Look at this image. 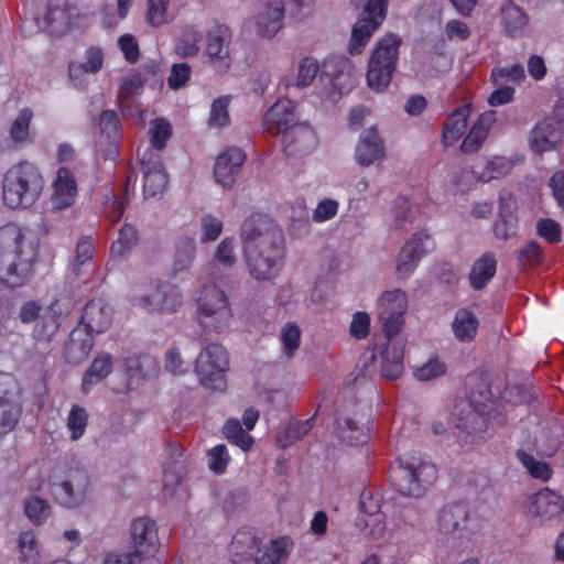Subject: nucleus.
Masks as SVG:
<instances>
[{"instance_id": "nucleus-1", "label": "nucleus", "mask_w": 564, "mask_h": 564, "mask_svg": "<svg viewBox=\"0 0 564 564\" xmlns=\"http://www.w3.org/2000/svg\"><path fill=\"white\" fill-rule=\"evenodd\" d=\"M243 258L249 274L258 281L275 279L282 270L284 235L267 214L254 213L240 228Z\"/></svg>"}, {"instance_id": "nucleus-2", "label": "nucleus", "mask_w": 564, "mask_h": 564, "mask_svg": "<svg viewBox=\"0 0 564 564\" xmlns=\"http://www.w3.org/2000/svg\"><path fill=\"white\" fill-rule=\"evenodd\" d=\"M39 240L28 229L19 228L14 249L0 248V284L10 290L26 285L35 273L39 258Z\"/></svg>"}, {"instance_id": "nucleus-3", "label": "nucleus", "mask_w": 564, "mask_h": 564, "mask_svg": "<svg viewBox=\"0 0 564 564\" xmlns=\"http://www.w3.org/2000/svg\"><path fill=\"white\" fill-rule=\"evenodd\" d=\"M44 178L37 166L23 161L12 165L2 180L3 203L11 209L32 206L42 194Z\"/></svg>"}, {"instance_id": "nucleus-4", "label": "nucleus", "mask_w": 564, "mask_h": 564, "mask_svg": "<svg viewBox=\"0 0 564 564\" xmlns=\"http://www.w3.org/2000/svg\"><path fill=\"white\" fill-rule=\"evenodd\" d=\"M436 479V466L421 458L399 459L390 468L391 485L408 497H422Z\"/></svg>"}, {"instance_id": "nucleus-5", "label": "nucleus", "mask_w": 564, "mask_h": 564, "mask_svg": "<svg viewBox=\"0 0 564 564\" xmlns=\"http://www.w3.org/2000/svg\"><path fill=\"white\" fill-rule=\"evenodd\" d=\"M401 40L393 34L384 35L377 44L368 63L367 83L376 90L382 91L392 79L399 58Z\"/></svg>"}, {"instance_id": "nucleus-6", "label": "nucleus", "mask_w": 564, "mask_h": 564, "mask_svg": "<svg viewBox=\"0 0 564 564\" xmlns=\"http://www.w3.org/2000/svg\"><path fill=\"white\" fill-rule=\"evenodd\" d=\"M197 302V316L199 324L221 333L229 327L232 312L227 295L215 284L204 285Z\"/></svg>"}, {"instance_id": "nucleus-7", "label": "nucleus", "mask_w": 564, "mask_h": 564, "mask_svg": "<svg viewBox=\"0 0 564 564\" xmlns=\"http://www.w3.org/2000/svg\"><path fill=\"white\" fill-rule=\"evenodd\" d=\"M228 364L227 350L223 345L213 343L206 346L195 362V372L200 384L212 391H224L227 386Z\"/></svg>"}, {"instance_id": "nucleus-8", "label": "nucleus", "mask_w": 564, "mask_h": 564, "mask_svg": "<svg viewBox=\"0 0 564 564\" xmlns=\"http://www.w3.org/2000/svg\"><path fill=\"white\" fill-rule=\"evenodd\" d=\"M370 362L378 361L380 373L389 380L398 379L404 370V344L384 336V341L368 348L365 354Z\"/></svg>"}, {"instance_id": "nucleus-9", "label": "nucleus", "mask_w": 564, "mask_h": 564, "mask_svg": "<svg viewBox=\"0 0 564 564\" xmlns=\"http://www.w3.org/2000/svg\"><path fill=\"white\" fill-rule=\"evenodd\" d=\"M388 10L387 0H368L361 19L352 28L349 43L350 54H359L364 51L372 33L386 19Z\"/></svg>"}, {"instance_id": "nucleus-10", "label": "nucleus", "mask_w": 564, "mask_h": 564, "mask_svg": "<svg viewBox=\"0 0 564 564\" xmlns=\"http://www.w3.org/2000/svg\"><path fill=\"white\" fill-rule=\"evenodd\" d=\"M379 305V319L383 334L388 338H394L404 325V314L408 310L406 294L401 289L386 291L380 297Z\"/></svg>"}, {"instance_id": "nucleus-11", "label": "nucleus", "mask_w": 564, "mask_h": 564, "mask_svg": "<svg viewBox=\"0 0 564 564\" xmlns=\"http://www.w3.org/2000/svg\"><path fill=\"white\" fill-rule=\"evenodd\" d=\"M231 31L226 24L216 23L206 34V54L214 68L220 73H227L231 66L229 44Z\"/></svg>"}, {"instance_id": "nucleus-12", "label": "nucleus", "mask_w": 564, "mask_h": 564, "mask_svg": "<svg viewBox=\"0 0 564 564\" xmlns=\"http://www.w3.org/2000/svg\"><path fill=\"white\" fill-rule=\"evenodd\" d=\"M296 113L290 99L278 100L263 117V127L272 135H282L286 141L295 132Z\"/></svg>"}, {"instance_id": "nucleus-13", "label": "nucleus", "mask_w": 564, "mask_h": 564, "mask_svg": "<svg viewBox=\"0 0 564 564\" xmlns=\"http://www.w3.org/2000/svg\"><path fill=\"white\" fill-rule=\"evenodd\" d=\"M134 305L149 313L172 314L182 306L183 299L178 289L167 283H160L149 295H142L134 300Z\"/></svg>"}, {"instance_id": "nucleus-14", "label": "nucleus", "mask_w": 564, "mask_h": 564, "mask_svg": "<svg viewBox=\"0 0 564 564\" xmlns=\"http://www.w3.org/2000/svg\"><path fill=\"white\" fill-rule=\"evenodd\" d=\"M141 171L143 174V193L147 197L162 194L167 185V173L162 162L161 153L144 150L141 154Z\"/></svg>"}, {"instance_id": "nucleus-15", "label": "nucleus", "mask_w": 564, "mask_h": 564, "mask_svg": "<svg viewBox=\"0 0 564 564\" xmlns=\"http://www.w3.org/2000/svg\"><path fill=\"white\" fill-rule=\"evenodd\" d=\"M433 249L434 241L427 232H415L400 251L397 263V273L400 278L410 276L415 270L420 259Z\"/></svg>"}, {"instance_id": "nucleus-16", "label": "nucleus", "mask_w": 564, "mask_h": 564, "mask_svg": "<svg viewBox=\"0 0 564 564\" xmlns=\"http://www.w3.org/2000/svg\"><path fill=\"white\" fill-rule=\"evenodd\" d=\"M89 479L84 469H70L66 479L55 485L53 495L58 503L73 508L86 498Z\"/></svg>"}, {"instance_id": "nucleus-17", "label": "nucleus", "mask_w": 564, "mask_h": 564, "mask_svg": "<svg viewBox=\"0 0 564 564\" xmlns=\"http://www.w3.org/2000/svg\"><path fill=\"white\" fill-rule=\"evenodd\" d=\"M131 540L134 553L141 557L153 556L160 545L155 521L147 517L134 519L131 523Z\"/></svg>"}, {"instance_id": "nucleus-18", "label": "nucleus", "mask_w": 564, "mask_h": 564, "mask_svg": "<svg viewBox=\"0 0 564 564\" xmlns=\"http://www.w3.org/2000/svg\"><path fill=\"white\" fill-rule=\"evenodd\" d=\"M246 159V153L236 147L228 148L220 153L214 166V176L217 183L225 188H230L235 184Z\"/></svg>"}, {"instance_id": "nucleus-19", "label": "nucleus", "mask_w": 564, "mask_h": 564, "mask_svg": "<svg viewBox=\"0 0 564 564\" xmlns=\"http://www.w3.org/2000/svg\"><path fill=\"white\" fill-rule=\"evenodd\" d=\"M529 512L540 523L558 520L564 513V499L557 492L544 488L533 496Z\"/></svg>"}, {"instance_id": "nucleus-20", "label": "nucleus", "mask_w": 564, "mask_h": 564, "mask_svg": "<svg viewBox=\"0 0 564 564\" xmlns=\"http://www.w3.org/2000/svg\"><path fill=\"white\" fill-rule=\"evenodd\" d=\"M68 314V307L61 303V300H54L35 323L32 336L36 341L50 343L58 332L62 319Z\"/></svg>"}, {"instance_id": "nucleus-21", "label": "nucleus", "mask_w": 564, "mask_h": 564, "mask_svg": "<svg viewBox=\"0 0 564 564\" xmlns=\"http://www.w3.org/2000/svg\"><path fill=\"white\" fill-rule=\"evenodd\" d=\"M468 519L469 510L465 502L445 505L438 513V531L445 535L462 538Z\"/></svg>"}, {"instance_id": "nucleus-22", "label": "nucleus", "mask_w": 564, "mask_h": 564, "mask_svg": "<svg viewBox=\"0 0 564 564\" xmlns=\"http://www.w3.org/2000/svg\"><path fill=\"white\" fill-rule=\"evenodd\" d=\"M260 12L256 17V25L259 35L263 37L274 36L283 26L284 2L283 0H260Z\"/></svg>"}, {"instance_id": "nucleus-23", "label": "nucleus", "mask_w": 564, "mask_h": 564, "mask_svg": "<svg viewBox=\"0 0 564 564\" xmlns=\"http://www.w3.org/2000/svg\"><path fill=\"white\" fill-rule=\"evenodd\" d=\"M112 319V310L102 299H93L86 303L80 317L89 335L101 334L109 328Z\"/></svg>"}, {"instance_id": "nucleus-24", "label": "nucleus", "mask_w": 564, "mask_h": 564, "mask_svg": "<svg viewBox=\"0 0 564 564\" xmlns=\"http://www.w3.org/2000/svg\"><path fill=\"white\" fill-rule=\"evenodd\" d=\"M562 137V128L554 118H544L538 122L530 133V149L543 153L555 149Z\"/></svg>"}, {"instance_id": "nucleus-25", "label": "nucleus", "mask_w": 564, "mask_h": 564, "mask_svg": "<svg viewBox=\"0 0 564 564\" xmlns=\"http://www.w3.org/2000/svg\"><path fill=\"white\" fill-rule=\"evenodd\" d=\"M78 194L74 173L67 167H59L53 182L52 204L56 209H65L75 203Z\"/></svg>"}, {"instance_id": "nucleus-26", "label": "nucleus", "mask_w": 564, "mask_h": 564, "mask_svg": "<svg viewBox=\"0 0 564 564\" xmlns=\"http://www.w3.org/2000/svg\"><path fill=\"white\" fill-rule=\"evenodd\" d=\"M355 158L362 166H369L384 158V144L375 127L366 129L360 134Z\"/></svg>"}, {"instance_id": "nucleus-27", "label": "nucleus", "mask_w": 564, "mask_h": 564, "mask_svg": "<svg viewBox=\"0 0 564 564\" xmlns=\"http://www.w3.org/2000/svg\"><path fill=\"white\" fill-rule=\"evenodd\" d=\"M293 547L294 542L290 536H278L267 544L260 543L253 554V562L256 564H283L289 558Z\"/></svg>"}, {"instance_id": "nucleus-28", "label": "nucleus", "mask_w": 564, "mask_h": 564, "mask_svg": "<svg viewBox=\"0 0 564 564\" xmlns=\"http://www.w3.org/2000/svg\"><path fill=\"white\" fill-rule=\"evenodd\" d=\"M468 399L474 408V411L467 415V421L473 424L471 431L467 430L466 423L463 422H459L457 427L465 429L469 435H473L477 432H484L486 429V420L482 414L491 401V390L488 386L482 384L479 390H470Z\"/></svg>"}, {"instance_id": "nucleus-29", "label": "nucleus", "mask_w": 564, "mask_h": 564, "mask_svg": "<svg viewBox=\"0 0 564 564\" xmlns=\"http://www.w3.org/2000/svg\"><path fill=\"white\" fill-rule=\"evenodd\" d=\"M495 121L496 112L494 110H488L480 113L477 120L469 129L466 137L463 139V142L460 144L462 152H477L481 148L484 141L487 139L490 128Z\"/></svg>"}, {"instance_id": "nucleus-30", "label": "nucleus", "mask_w": 564, "mask_h": 564, "mask_svg": "<svg viewBox=\"0 0 564 564\" xmlns=\"http://www.w3.org/2000/svg\"><path fill=\"white\" fill-rule=\"evenodd\" d=\"M470 112L471 105L464 104L447 116L442 129V143L444 147H451L460 139L466 130Z\"/></svg>"}, {"instance_id": "nucleus-31", "label": "nucleus", "mask_w": 564, "mask_h": 564, "mask_svg": "<svg viewBox=\"0 0 564 564\" xmlns=\"http://www.w3.org/2000/svg\"><path fill=\"white\" fill-rule=\"evenodd\" d=\"M497 272V260L491 252H486L475 260L468 279L471 289L480 291L485 289Z\"/></svg>"}, {"instance_id": "nucleus-32", "label": "nucleus", "mask_w": 564, "mask_h": 564, "mask_svg": "<svg viewBox=\"0 0 564 564\" xmlns=\"http://www.w3.org/2000/svg\"><path fill=\"white\" fill-rule=\"evenodd\" d=\"M479 321L477 316L468 308H459L456 311L452 330L454 336L460 343H470L477 335Z\"/></svg>"}, {"instance_id": "nucleus-33", "label": "nucleus", "mask_w": 564, "mask_h": 564, "mask_svg": "<svg viewBox=\"0 0 564 564\" xmlns=\"http://www.w3.org/2000/svg\"><path fill=\"white\" fill-rule=\"evenodd\" d=\"M112 370V358L109 354L97 356L86 370L82 381V390L89 393L95 384L107 378Z\"/></svg>"}, {"instance_id": "nucleus-34", "label": "nucleus", "mask_w": 564, "mask_h": 564, "mask_svg": "<svg viewBox=\"0 0 564 564\" xmlns=\"http://www.w3.org/2000/svg\"><path fill=\"white\" fill-rule=\"evenodd\" d=\"M510 167L508 160L496 156L486 163L481 172L476 171L475 167L463 170L462 177H471L475 183H487L506 175Z\"/></svg>"}, {"instance_id": "nucleus-35", "label": "nucleus", "mask_w": 564, "mask_h": 564, "mask_svg": "<svg viewBox=\"0 0 564 564\" xmlns=\"http://www.w3.org/2000/svg\"><path fill=\"white\" fill-rule=\"evenodd\" d=\"M200 32L194 25H184L175 42V53L182 58L195 57L199 52Z\"/></svg>"}, {"instance_id": "nucleus-36", "label": "nucleus", "mask_w": 564, "mask_h": 564, "mask_svg": "<svg viewBox=\"0 0 564 564\" xmlns=\"http://www.w3.org/2000/svg\"><path fill=\"white\" fill-rule=\"evenodd\" d=\"M86 61L84 63L72 62L68 65V73L72 79L79 77L83 73L96 74L99 72L104 64L102 51L98 47H90L85 54Z\"/></svg>"}, {"instance_id": "nucleus-37", "label": "nucleus", "mask_w": 564, "mask_h": 564, "mask_svg": "<svg viewBox=\"0 0 564 564\" xmlns=\"http://www.w3.org/2000/svg\"><path fill=\"white\" fill-rule=\"evenodd\" d=\"M33 111L30 108H23L17 118L12 121L9 135L14 144H25L31 142V122Z\"/></svg>"}, {"instance_id": "nucleus-38", "label": "nucleus", "mask_w": 564, "mask_h": 564, "mask_svg": "<svg viewBox=\"0 0 564 564\" xmlns=\"http://www.w3.org/2000/svg\"><path fill=\"white\" fill-rule=\"evenodd\" d=\"M261 541L250 530L240 529L238 530L231 540L230 552L236 556H248L253 558V554L257 552Z\"/></svg>"}, {"instance_id": "nucleus-39", "label": "nucleus", "mask_w": 564, "mask_h": 564, "mask_svg": "<svg viewBox=\"0 0 564 564\" xmlns=\"http://www.w3.org/2000/svg\"><path fill=\"white\" fill-rule=\"evenodd\" d=\"M340 437L351 446L366 444L369 438V427L354 417H346L340 425Z\"/></svg>"}, {"instance_id": "nucleus-40", "label": "nucleus", "mask_w": 564, "mask_h": 564, "mask_svg": "<svg viewBox=\"0 0 564 564\" xmlns=\"http://www.w3.org/2000/svg\"><path fill=\"white\" fill-rule=\"evenodd\" d=\"M139 235L134 226L124 224L118 232V238L111 243L110 254L122 258L138 243Z\"/></svg>"}, {"instance_id": "nucleus-41", "label": "nucleus", "mask_w": 564, "mask_h": 564, "mask_svg": "<svg viewBox=\"0 0 564 564\" xmlns=\"http://www.w3.org/2000/svg\"><path fill=\"white\" fill-rule=\"evenodd\" d=\"M350 68L351 63L347 57L337 55L329 56L323 62L322 66H319L321 78L327 77L330 85L336 87L339 77L348 73Z\"/></svg>"}, {"instance_id": "nucleus-42", "label": "nucleus", "mask_w": 564, "mask_h": 564, "mask_svg": "<svg viewBox=\"0 0 564 564\" xmlns=\"http://www.w3.org/2000/svg\"><path fill=\"white\" fill-rule=\"evenodd\" d=\"M4 378L0 373V379ZM8 392L0 390V435L7 434L17 425L21 409L18 405L9 404Z\"/></svg>"}, {"instance_id": "nucleus-43", "label": "nucleus", "mask_w": 564, "mask_h": 564, "mask_svg": "<svg viewBox=\"0 0 564 564\" xmlns=\"http://www.w3.org/2000/svg\"><path fill=\"white\" fill-rule=\"evenodd\" d=\"M223 433L231 444L237 445L245 452L250 451L254 443L253 437L242 429L240 422L236 419L226 421Z\"/></svg>"}, {"instance_id": "nucleus-44", "label": "nucleus", "mask_w": 564, "mask_h": 564, "mask_svg": "<svg viewBox=\"0 0 564 564\" xmlns=\"http://www.w3.org/2000/svg\"><path fill=\"white\" fill-rule=\"evenodd\" d=\"M88 412L84 406L74 404L66 417V427L72 441H78L86 432L88 425Z\"/></svg>"}, {"instance_id": "nucleus-45", "label": "nucleus", "mask_w": 564, "mask_h": 564, "mask_svg": "<svg viewBox=\"0 0 564 564\" xmlns=\"http://www.w3.org/2000/svg\"><path fill=\"white\" fill-rule=\"evenodd\" d=\"M359 509L361 513L369 516L372 519L375 527H379L383 521V516L380 512L381 498L373 492L370 488H365L359 497Z\"/></svg>"}, {"instance_id": "nucleus-46", "label": "nucleus", "mask_w": 564, "mask_h": 564, "mask_svg": "<svg viewBox=\"0 0 564 564\" xmlns=\"http://www.w3.org/2000/svg\"><path fill=\"white\" fill-rule=\"evenodd\" d=\"M149 133L151 148L147 150L160 153L166 147V142L172 135L171 123L164 118H155L151 122Z\"/></svg>"}, {"instance_id": "nucleus-47", "label": "nucleus", "mask_w": 564, "mask_h": 564, "mask_svg": "<svg viewBox=\"0 0 564 564\" xmlns=\"http://www.w3.org/2000/svg\"><path fill=\"white\" fill-rule=\"evenodd\" d=\"M314 416L304 421H294L288 424L284 433L276 438L278 444L285 448L302 440L313 427Z\"/></svg>"}, {"instance_id": "nucleus-48", "label": "nucleus", "mask_w": 564, "mask_h": 564, "mask_svg": "<svg viewBox=\"0 0 564 564\" xmlns=\"http://www.w3.org/2000/svg\"><path fill=\"white\" fill-rule=\"evenodd\" d=\"M528 15L518 6H507L502 9V22L507 32L514 36L522 32L528 24Z\"/></svg>"}, {"instance_id": "nucleus-49", "label": "nucleus", "mask_w": 564, "mask_h": 564, "mask_svg": "<svg viewBox=\"0 0 564 564\" xmlns=\"http://www.w3.org/2000/svg\"><path fill=\"white\" fill-rule=\"evenodd\" d=\"M517 457L532 478L542 481H546L551 478L552 469L545 462L538 460L532 455L521 449L517 452Z\"/></svg>"}, {"instance_id": "nucleus-50", "label": "nucleus", "mask_w": 564, "mask_h": 564, "mask_svg": "<svg viewBox=\"0 0 564 564\" xmlns=\"http://www.w3.org/2000/svg\"><path fill=\"white\" fill-rule=\"evenodd\" d=\"M231 97L220 96L216 98L210 107V113L208 118V124L214 128H224L229 124L230 117H229V104H230Z\"/></svg>"}, {"instance_id": "nucleus-51", "label": "nucleus", "mask_w": 564, "mask_h": 564, "mask_svg": "<svg viewBox=\"0 0 564 564\" xmlns=\"http://www.w3.org/2000/svg\"><path fill=\"white\" fill-rule=\"evenodd\" d=\"M194 256L195 240L189 237L182 238L176 246L175 260L173 265L174 272L187 269L192 264Z\"/></svg>"}, {"instance_id": "nucleus-52", "label": "nucleus", "mask_w": 564, "mask_h": 564, "mask_svg": "<svg viewBox=\"0 0 564 564\" xmlns=\"http://www.w3.org/2000/svg\"><path fill=\"white\" fill-rule=\"evenodd\" d=\"M283 352L289 357H293L301 345V329L292 322L286 323L280 334Z\"/></svg>"}, {"instance_id": "nucleus-53", "label": "nucleus", "mask_w": 564, "mask_h": 564, "mask_svg": "<svg viewBox=\"0 0 564 564\" xmlns=\"http://www.w3.org/2000/svg\"><path fill=\"white\" fill-rule=\"evenodd\" d=\"M543 257L544 253L541 246L536 241L531 240L519 251L517 259L520 267L531 269L540 265L543 261Z\"/></svg>"}, {"instance_id": "nucleus-54", "label": "nucleus", "mask_w": 564, "mask_h": 564, "mask_svg": "<svg viewBox=\"0 0 564 564\" xmlns=\"http://www.w3.org/2000/svg\"><path fill=\"white\" fill-rule=\"evenodd\" d=\"M24 512L34 524H41L48 518L51 507L42 498H31L25 502Z\"/></svg>"}, {"instance_id": "nucleus-55", "label": "nucleus", "mask_w": 564, "mask_h": 564, "mask_svg": "<svg viewBox=\"0 0 564 564\" xmlns=\"http://www.w3.org/2000/svg\"><path fill=\"white\" fill-rule=\"evenodd\" d=\"M517 232V217L506 215L503 206H500L499 219L494 224V234L497 239L506 240Z\"/></svg>"}, {"instance_id": "nucleus-56", "label": "nucleus", "mask_w": 564, "mask_h": 564, "mask_svg": "<svg viewBox=\"0 0 564 564\" xmlns=\"http://www.w3.org/2000/svg\"><path fill=\"white\" fill-rule=\"evenodd\" d=\"M170 0H148V21L153 26H160L170 21L167 8Z\"/></svg>"}, {"instance_id": "nucleus-57", "label": "nucleus", "mask_w": 564, "mask_h": 564, "mask_svg": "<svg viewBox=\"0 0 564 564\" xmlns=\"http://www.w3.org/2000/svg\"><path fill=\"white\" fill-rule=\"evenodd\" d=\"M207 455L210 470H213L217 475L224 474L230 460V456L226 445L218 444L212 447L208 451Z\"/></svg>"}, {"instance_id": "nucleus-58", "label": "nucleus", "mask_w": 564, "mask_h": 564, "mask_svg": "<svg viewBox=\"0 0 564 564\" xmlns=\"http://www.w3.org/2000/svg\"><path fill=\"white\" fill-rule=\"evenodd\" d=\"M318 73H321L319 64L315 58H303L299 65L296 86L306 87L311 85Z\"/></svg>"}, {"instance_id": "nucleus-59", "label": "nucleus", "mask_w": 564, "mask_h": 564, "mask_svg": "<svg viewBox=\"0 0 564 564\" xmlns=\"http://www.w3.org/2000/svg\"><path fill=\"white\" fill-rule=\"evenodd\" d=\"M490 78L494 84H499L505 80H511L514 83H519L524 78V69L520 64H514L512 66L506 67H495L491 70Z\"/></svg>"}, {"instance_id": "nucleus-60", "label": "nucleus", "mask_w": 564, "mask_h": 564, "mask_svg": "<svg viewBox=\"0 0 564 564\" xmlns=\"http://www.w3.org/2000/svg\"><path fill=\"white\" fill-rule=\"evenodd\" d=\"M192 74V67L187 63H175L171 67L167 77V85L171 89L177 90L186 85Z\"/></svg>"}, {"instance_id": "nucleus-61", "label": "nucleus", "mask_w": 564, "mask_h": 564, "mask_svg": "<svg viewBox=\"0 0 564 564\" xmlns=\"http://www.w3.org/2000/svg\"><path fill=\"white\" fill-rule=\"evenodd\" d=\"M99 128L101 134L108 139L118 137L121 129L118 113L115 110H104L100 115Z\"/></svg>"}, {"instance_id": "nucleus-62", "label": "nucleus", "mask_w": 564, "mask_h": 564, "mask_svg": "<svg viewBox=\"0 0 564 564\" xmlns=\"http://www.w3.org/2000/svg\"><path fill=\"white\" fill-rule=\"evenodd\" d=\"M536 234L549 243L561 241V226L552 218H542L536 223Z\"/></svg>"}, {"instance_id": "nucleus-63", "label": "nucleus", "mask_w": 564, "mask_h": 564, "mask_svg": "<svg viewBox=\"0 0 564 564\" xmlns=\"http://www.w3.org/2000/svg\"><path fill=\"white\" fill-rule=\"evenodd\" d=\"M446 371L444 362L437 358L430 359L426 364L421 366L414 371V376L417 380L427 381L443 376Z\"/></svg>"}, {"instance_id": "nucleus-64", "label": "nucleus", "mask_w": 564, "mask_h": 564, "mask_svg": "<svg viewBox=\"0 0 564 564\" xmlns=\"http://www.w3.org/2000/svg\"><path fill=\"white\" fill-rule=\"evenodd\" d=\"M339 204L332 198L322 199L313 212L312 219L315 223H324L337 215Z\"/></svg>"}]
</instances>
